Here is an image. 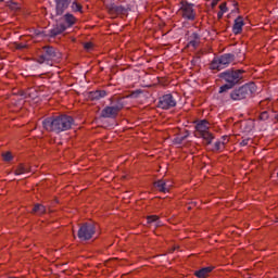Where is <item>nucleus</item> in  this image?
<instances>
[{"instance_id":"nucleus-20","label":"nucleus","mask_w":278,"mask_h":278,"mask_svg":"<svg viewBox=\"0 0 278 278\" xmlns=\"http://www.w3.org/2000/svg\"><path fill=\"white\" fill-rule=\"evenodd\" d=\"M148 225H154V227H160L162 222H160V216L157 215H150L147 217Z\"/></svg>"},{"instance_id":"nucleus-9","label":"nucleus","mask_w":278,"mask_h":278,"mask_svg":"<svg viewBox=\"0 0 278 278\" xmlns=\"http://www.w3.org/2000/svg\"><path fill=\"white\" fill-rule=\"evenodd\" d=\"M123 108H124L123 101L121 100L113 101L111 105L105 106L101 111V116L102 118H116V116H118V112H121Z\"/></svg>"},{"instance_id":"nucleus-1","label":"nucleus","mask_w":278,"mask_h":278,"mask_svg":"<svg viewBox=\"0 0 278 278\" xmlns=\"http://www.w3.org/2000/svg\"><path fill=\"white\" fill-rule=\"evenodd\" d=\"M75 125V119L71 115H59L48 117L42 121V127L46 131H53L54 134H62V131H68Z\"/></svg>"},{"instance_id":"nucleus-26","label":"nucleus","mask_w":278,"mask_h":278,"mask_svg":"<svg viewBox=\"0 0 278 278\" xmlns=\"http://www.w3.org/2000/svg\"><path fill=\"white\" fill-rule=\"evenodd\" d=\"M261 121H268V112L264 111L260 115Z\"/></svg>"},{"instance_id":"nucleus-3","label":"nucleus","mask_w":278,"mask_h":278,"mask_svg":"<svg viewBox=\"0 0 278 278\" xmlns=\"http://www.w3.org/2000/svg\"><path fill=\"white\" fill-rule=\"evenodd\" d=\"M254 92H257V86H255V83H248L239 88H235L230 93H226L225 97L220 96V99L224 101H229V99L231 101H243V99H249Z\"/></svg>"},{"instance_id":"nucleus-10","label":"nucleus","mask_w":278,"mask_h":278,"mask_svg":"<svg viewBox=\"0 0 278 278\" xmlns=\"http://www.w3.org/2000/svg\"><path fill=\"white\" fill-rule=\"evenodd\" d=\"M157 108L161 110H172V108H177V100L170 93L164 94L159 99Z\"/></svg>"},{"instance_id":"nucleus-31","label":"nucleus","mask_w":278,"mask_h":278,"mask_svg":"<svg viewBox=\"0 0 278 278\" xmlns=\"http://www.w3.org/2000/svg\"><path fill=\"white\" fill-rule=\"evenodd\" d=\"M184 140H186V137L176 138V142L178 144H181V142H184Z\"/></svg>"},{"instance_id":"nucleus-28","label":"nucleus","mask_w":278,"mask_h":278,"mask_svg":"<svg viewBox=\"0 0 278 278\" xmlns=\"http://www.w3.org/2000/svg\"><path fill=\"white\" fill-rule=\"evenodd\" d=\"M219 10H220V12H223L225 14L227 12V3H222L219 5Z\"/></svg>"},{"instance_id":"nucleus-19","label":"nucleus","mask_w":278,"mask_h":278,"mask_svg":"<svg viewBox=\"0 0 278 278\" xmlns=\"http://www.w3.org/2000/svg\"><path fill=\"white\" fill-rule=\"evenodd\" d=\"M201 37L197 33H192L191 39L188 42V47H192L193 49H198L201 41H199Z\"/></svg>"},{"instance_id":"nucleus-8","label":"nucleus","mask_w":278,"mask_h":278,"mask_svg":"<svg viewBox=\"0 0 278 278\" xmlns=\"http://www.w3.org/2000/svg\"><path fill=\"white\" fill-rule=\"evenodd\" d=\"M236 60V54L233 53H225L219 58H214L211 63L212 71H223V68H227L231 62Z\"/></svg>"},{"instance_id":"nucleus-36","label":"nucleus","mask_w":278,"mask_h":278,"mask_svg":"<svg viewBox=\"0 0 278 278\" xmlns=\"http://www.w3.org/2000/svg\"><path fill=\"white\" fill-rule=\"evenodd\" d=\"M277 177H278V172H277Z\"/></svg>"},{"instance_id":"nucleus-13","label":"nucleus","mask_w":278,"mask_h":278,"mask_svg":"<svg viewBox=\"0 0 278 278\" xmlns=\"http://www.w3.org/2000/svg\"><path fill=\"white\" fill-rule=\"evenodd\" d=\"M63 21H64V23H61V24L65 26V29H68V27H73L74 26V24L77 22V18L74 17L73 14L66 13L63 16Z\"/></svg>"},{"instance_id":"nucleus-2","label":"nucleus","mask_w":278,"mask_h":278,"mask_svg":"<svg viewBox=\"0 0 278 278\" xmlns=\"http://www.w3.org/2000/svg\"><path fill=\"white\" fill-rule=\"evenodd\" d=\"M244 71L242 70H226L222 73H219L218 77L222 79V81H225L226 84L219 87V94L222 97H227V93L233 86H238L242 79H244Z\"/></svg>"},{"instance_id":"nucleus-6","label":"nucleus","mask_w":278,"mask_h":278,"mask_svg":"<svg viewBox=\"0 0 278 278\" xmlns=\"http://www.w3.org/2000/svg\"><path fill=\"white\" fill-rule=\"evenodd\" d=\"M195 137L203 138L206 144H212L214 140V135L210 132V122L206 119H201L195 124Z\"/></svg>"},{"instance_id":"nucleus-15","label":"nucleus","mask_w":278,"mask_h":278,"mask_svg":"<svg viewBox=\"0 0 278 278\" xmlns=\"http://www.w3.org/2000/svg\"><path fill=\"white\" fill-rule=\"evenodd\" d=\"M242 27H244V20L241 16L235 20V24L232 26L233 34L238 35L242 33Z\"/></svg>"},{"instance_id":"nucleus-30","label":"nucleus","mask_w":278,"mask_h":278,"mask_svg":"<svg viewBox=\"0 0 278 278\" xmlns=\"http://www.w3.org/2000/svg\"><path fill=\"white\" fill-rule=\"evenodd\" d=\"M249 140H251V139H243V140L240 142V147H248V146H249Z\"/></svg>"},{"instance_id":"nucleus-35","label":"nucleus","mask_w":278,"mask_h":278,"mask_svg":"<svg viewBox=\"0 0 278 278\" xmlns=\"http://www.w3.org/2000/svg\"><path fill=\"white\" fill-rule=\"evenodd\" d=\"M276 121H278V114L276 115Z\"/></svg>"},{"instance_id":"nucleus-5","label":"nucleus","mask_w":278,"mask_h":278,"mask_svg":"<svg viewBox=\"0 0 278 278\" xmlns=\"http://www.w3.org/2000/svg\"><path fill=\"white\" fill-rule=\"evenodd\" d=\"M54 3L56 16H62L70 5L72 12H83L84 10V7L77 0H54Z\"/></svg>"},{"instance_id":"nucleus-23","label":"nucleus","mask_w":278,"mask_h":278,"mask_svg":"<svg viewBox=\"0 0 278 278\" xmlns=\"http://www.w3.org/2000/svg\"><path fill=\"white\" fill-rule=\"evenodd\" d=\"M214 149L215 151H223V149H225V141H216Z\"/></svg>"},{"instance_id":"nucleus-29","label":"nucleus","mask_w":278,"mask_h":278,"mask_svg":"<svg viewBox=\"0 0 278 278\" xmlns=\"http://www.w3.org/2000/svg\"><path fill=\"white\" fill-rule=\"evenodd\" d=\"M84 47H85L86 51H91V49H92V42H86V43L84 45Z\"/></svg>"},{"instance_id":"nucleus-16","label":"nucleus","mask_w":278,"mask_h":278,"mask_svg":"<svg viewBox=\"0 0 278 278\" xmlns=\"http://www.w3.org/2000/svg\"><path fill=\"white\" fill-rule=\"evenodd\" d=\"M89 97L92 101H99V99H104V97H108V91L106 90H96L91 91L89 93Z\"/></svg>"},{"instance_id":"nucleus-27","label":"nucleus","mask_w":278,"mask_h":278,"mask_svg":"<svg viewBox=\"0 0 278 278\" xmlns=\"http://www.w3.org/2000/svg\"><path fill=\"white\" fill-rule=\"evenodd\" d=\"M200 62H201V58H199V56H194V58L191 60V64H192L193 66H197V64L200 63Z\"/></svg>"},{"instance_id":"nucleus-34","label":"nucleus","mask_w":278,"mask_h":278,"mask_svg":"<svg viewBox=\"0 0 278 278\" xmlns=\"http://www.w3.org/2000/svg\"><path fill=\"white\" fill-rule=\"evenodd\" d=\"M175 251V248L170 250V253H173Z\"/></svg>"},{"instance_id":"nucleus-14","label":"nucleus","mask_w":278,"mask_h":278,"mask_svg":"<svg viewBox=\"0 0 278 278\" xmlns=\"http://www.w3.org/2000/svg\"><path fill=\"white\" fill-rule=\"evenodd\" d=\"M154 187L156 188V190H159V192H168L170 190V185H168L165 180H157L154 182Z\"/></svg>"},{"instance_id":"nucleus-32","label":"nucleus","mask_w":278,"mask_h":278,"mask_svg":"<svg viewBox=\"0 0 278 278\" xmlns=\"http://www.w3.org/2000/svg\"><path fill=\"white\" fill-rule=\"evenodd\" d=\"M225 13H223V11H219L218 13H217V16H218V18H223V15H224Z\"/></svg>"},{"instance_id":"nucleus-24","label":"nucleus","mask_w":278,"mask_h":278,"mask_svg":"<svg viewBox=\"0 0 278 278\" xmlns=\"http://www.w3.org/2000/svg\"><path fill=\"white\" fill-rule=\"evenodd\" d=\"M142 94V90L137 89L130 93L131 99H138Z\"/></svg>"},{"instance_id":"nucleus-11","label":"nucleus","mask_w":278,"mask_h":278,"mask_svg":"<svg viewBox=\"0 0 278 278\" xmlns=\"http://www.w3.org/2000/svg\"><path fill=\"white\" fill-rule=\"evenodd\" d=\"M94 225L85 223L78 229V238L79 240H91L92 236H94Z\"/></svg>"},{"instance_id":"nucleus-7","label":"nucleus","mask_w":278,"mask_h":278,"mask_svg":"<svg viewBox=\"0 0 278 278\" xmlns=\"http://www.w3.org/2000/svg\"><path fill=\"white\" fill-rule=\"evenodd\" d=\"M178 14L185 21H195L197 11L194 10V3H190L186 0L180 1Z\"/></svg>"},{"instance_id":"nucleus-22","label":"nucleus","mask_w":278,"mask_h":278,"mask_svg":"<svg viewBox=\"0 0 278 278\" xmlns=\"http://www.w3.org/2000/svg\"><path fill=\"white\" fill-rule=\"evenodd\" d=\"M26 173H29V167L25 165H18L15 169V175H25Z\"/></svg>"},{"instance_id":"nucleus-4","label":"nucleus","mask_w":278,"mask_h":278,"mask_svg":"<svg viewBox=\"0 0 278 278\" xmlns=\"http://www.w3.org/2000/svg\"><path fill=\"white\" fill-rule=\"evenodd\" d=\"M62 58V53L58 51L54 47L45 46L42 48V53L37 59L38 64H46L47 66H53L54 62H58Z\"/></svg>"},{"instance_id":"nucleus-33","label":"nucleus","mask_w":278,"mask_h":278,"mask_svg":"<svg viewBox=\"0 0 278 278\" xmlns=\"http://www.w3.org/2000/svg\"><path fill=\"white\" fill-rule=\"evenodd\" d=\"M5 1V3H10L12 0H0V3Z\"/></svg>"},{"instance_id":"nucleus-18","label":"nucleus","mask_w":278,"mask_h":278,"mask_svg":"<svg viewBox=\"0 0 278 278\" xmlns=\"http://www.w3.org/2000/svg\"><path fill=\"white\" fill-rule=\"evenodd\" d=\"M212 270H214V267L210 266V267H203L200 270H197L194 273L195 277L198 278H205L210 275V273H212Z\"/></svg>"},{"instance_id":"nucleus-21","label":"nucleus","mask_w":278,"mask_h":278,"mask_svg":"<svg viewBox=\"0 0 278 278\" xmlns=\"http://www.w3.org/2000/svg\"><path fill=\"white\" fill-rule=\"evenodd\" d=\"M47 213V207L42 204H35V206L33 207V214H46Z\"/></svg>"},{"instance_id":"nucleus-25","label":"nucleus","mask_w":278,"mask_h":278,"mask_svg":"<svg viewBox=\"0 0 278 278\" xmlns=\"http://www.w3.org/2000/svg\"><path fill=\"white\" fill-rule=\"evenodd\" d=\"M2 157H3L4 162H10L12 160V153L7 152V153L2 154Z\"/></svg>"},{"instance_id":"nucleus-17","label":"nucleus","mask_w":278,"mask_h":278,"mask_svg":"<svg viewBox=\"0 0 278 278\" xmlns=\"http://www.w3.org/2000/svg\"><path fill=\"white\" fill-rule=\"evenodd\" d=\"M111 14H117V15H125L127 12H129V9L123 7V5H112L110 8Z\"/></svg>"},{"instance_id":"nucleus-12","label":"nucleus","mask_w":278,"mask_h":278,"mask_svg":"<svg viewBox=\"0 0 278 278\" xmlns=\"http://www.w3.org/2000/svg\"><path fill=\"white\" fill-rule=\"evenodd\" d=\"M63 31H66V26L60 23L49 30L48 36H50V38H55V36H60V34H63Z\"/></svg>"}]
</instances>
